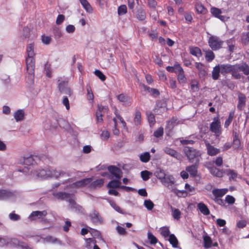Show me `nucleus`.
Here are the masks:
<instances>
[{
  "label": "nucleus",
  "mask_w": 249,
  "mask_h": 249,
  "mask_svg": "<svg viewBox=\"0 0 249 249\" xmlns=\"http://www.w3.org/2000/svg\"><path fill=\"white\" fill-rule=\"evenodd\" d=\"M24 112L22 110L19 109L14 113V118L17 122L23 120Z\"/></svg>",
  "instance_id": "e433bc0d"
},
{
  "label": "nucleus",
  "mask_w": 249,
  "mask_h": 249,
  "mask_svg": "<svg viewBox=\"0 0 249 249\" xmlns=\"http://www.w3.org/2000/svg\"><path fill=\"white\" fill-rule=\"evenodd\" d=\"M235 201V198H234L233 196H231L227 195L225 197V201L229 204H233V203H234Z\"/></svg>",
  "instance_id": "774afa93"
},
{
  "label": "nucleus",
  "mask_w": 249,
  "mask_h": 249,
  "mask_svg": "<svg viewBox=\"0 0 249 249\" xmlns=\"http://www.w3.org/2000/svg\"><path fill=\"white\" fill-rule=\"evenodd\" d=\"M155 175L162 182L163 179L165 178V174L163 170L161 169H158L155 172Z\"/></svg>",
  "instance_id": "a18cd8bd"
},
{
  "label": "nucleus",
  "mask_w": 249,
  "mask_h": 249,
  "mask_svg": "<svg viewBox=\"0 0 249 249\" xmlns=\"http://www.w3.org/2000/svg\"><path fill=\"white\" fill-rule=\"evenodd\" d=\"M240 71L239 64L232 65L231 74L235 79H239L241 78V75L239 73Z\"/></svg>",
  "instance_id": "6ab92c4d"
},
{
  "label": "nucleus",
  "mask_w": 249,
  "mask_h": 249,
  "mask_svg": "<svg viewBox=\"0 0 249 249\" xmlns=\"http://www.w3.org/2000/svg\"><path fill=\"white\" fill-rule=\"evenodd\" d=\"M140 159L142 162L146 163L148 162L150 160V153L148 152H146L143 154H142L140 156Z\"/></svg>",
  "instance_id": "79ce46f5"
},
{
  "label": "nucleus",
  "mask_w": 249,
  "mask_h": 249,
  "mask_svg": "<svg viewBox=\"0 0 249 249\" xmlns=\"http://www.w3.org/2000/svg\"><path fill=\"white\" fill-rule=\"evenodd\" d=\"M241 43L247 46L249 43V36L247 33H243L241 36Z\"/></svg>",
  "instance_id": "37998d69"
},
{
  "label": "nucleus",
  "mask_w": 249,
  "mask_h": 249,
  "mask_svg": "<svg viewBox=\"0 0 249 249\" xmlns=\"http://www.w3.org/2000/svg\"><path fill=\"white\" fill-rule=\"evenodd\" d=\"M26 64L27 71L28 73V78L33 80L34 78L35 59V58H26Z\"/></svg>",
  "instance_id": "39448f33"
},
{
  "label": "nucleus",
  "mask_w": 249,
  "mask_h": 249,
  "mask_svg": "<svg viewBox=\"0 0 249 249\" xmlns=\"http://www.w3.org/2000/svg\"><path fill=\"white\" fill-rule=\"evenodd\" d=\"M195 8L196 11L198 14L204 13L206 11V9L204 7L203 4L199 2H197L196 3Z\"/></svg>",
  "instance_id": "58836bf2"
},
{
  "label": "nucleus",
  "mask_w": 249,
  "mask_h": 249,
  "mask_svg": "<svg viewBox=\"0 0 249 249\" xmlns=\"http://www.w3.org/2000/svg\"><path fill=\"white\" fill-rule=\"evenodd\" d=\"M204 239V247L205 249H208L211 247L212 241L211 238L208 236H205Z\"/></svg>",
  "instance_id": "de8ad7c7"
},
{
  "label": "nucleus",
  "mask_w": 249,
  "mask_h": 249,
  "mask_svg": "<svg viewBox=\"0 0 249 249\" xmlns=\"http://www.w3.org/2000/svg\"><path fill=\"white\" fill-rule=\"evenodd\" d=\"M148 121L150 126L154 125L156 123L155 115L150 112L147 114Z\"/></svg>",
  "instance_id": "3c124183"
},
{
  "label": "nucleus",
  "mask_w": 249,
  "mask_h": 249,
  "mask_svg": "<svg viewBox=\"0 0 249 249\" xmlns=\"http://www.w3.org/2000/svg\"><path fill=\"white\" fill-rule=\"evenodd\" d=\"M199 163L194 162V164L186 167V171L190 174V176L195 178L197 176V169Z\"/></svg>",
  "instance_id": "ddd939ff"
},
{
  "label": "nucleus",
  "mask_w": 249,
  "mask_h": 249,
  "mask_svg": "<svg viewBox=\"0 0 249 249\" xmlns=\"http://www.w3.org/2000/svg\"><path fill=\"white\" fill-rule=\"evenodd\" d=\"M104 183V178L97 179L93 181H91L90 183L89 184V187L90 189H96L100 188L102 186Z\"/></svg>",
  "instance_id": "aec40b11"
},
{
  "label": "nucleus",
  "mask_w": 249,
  "mask_h": 249,
  "mask_svg": "<svg viewBox=\"0 0 249 249\" xmlns=\"http://www.w3.org/2000/svg\"><path fill=\"white\" fill-rule=\"evenodd\" d=\"M163 135V128L162 127H159L158 129L155 131L154 135L156 138H159L162 136Z\"/></svg>",
  "instance_id": "e2e57ef3"
},
{
  "label": "nucleus",
  "mask_w": 249,
  "mask_h": 249,
  "mask_svg": "<svg viewBox=\"0 0 249 249\" xmlns=\"http://www.w3.org/2000/svg\"><path fill=\"white\" fill-rule=\"evenodd\" d=\"M168 240L173 247L177 248L178 247V242L177 237L174 234H171L170 235Z\"/></svg>",
  "instance_id": "a19ab883"
},
{
  "label": "nucleus",
  "mask_w": 249,
  "mask_h": 249,
  "mask_svg": "<svg viewBox=\"0 0 249 249\" xmlns=\"http://www.w3.org/2000/svg\"><path fill=\"white\" fill-rule=\"evenodd\" d=\"M117 98L124 106H129L131 104L132 99L127 94L121 93L117 96Z\"/></svg>",
  "instance_id": "9b49d317"
},
{
  "label": "nucleus",
  "mask_w": 249,
  "mask_h": 249,
  "mask_svg": "<svg viewBox=\"0 0 249 249\" xmlns=\"http://www.w3.org/2000/svg\"><path fill=\"white\" fill-rule=\"evenodd\" d=\"M107 170L109 173L116 178L119 179L122 178L123 172L118 167L114 165H110L107 167Z\"/></svg>",
  "instance_id": "9d476101"
},
{
  "label": "nucleus",
  "mask_w": 249,
  "mask_h": 249,
  "mask_svg": "<svg viewBox=\"0 0 249 249\" xmlns=\"http://www.w3.org/2000/svg\"><path fill=\"white\" fill-rule=\"evenodd\" d=\"M175 178L172 175H169L165 177L162 182L167 184L168 185H172L175 183Z\"/></svg>",
  "instance_id": "c03bdc74"
},
{
  "label": "nucleus",
  "mask_w": 249,
  "mask_h": 249,
  "mask_svg": "<svg viewBox=\"0 0 249 249\" xmlns=\"http://www.w3.org/2000/svg\"><path fill=\"white\" fill-rule=\"evenodd\" d=\"M197 209L204 215H208L210 212L208 207L203 202L198 203L197 205Z\"/></svg>",
  "instance_id": "5701e85b"
},
{
  "label": "nucleus",
  "mask_w": 249,
  "mask_h": 249,
  "mask_svg": "<svg viewBox=\"0 0 249 249\" xmlns=\"http://www.w3.org/2000/svg\"><path fill=\"white\" fill-rule=\"evenodd\" d=\"M127 13V7L125 5H121L118 7V13L119 15H123Z\"/></svg>",
  "instance_id": "4d7b16f0"
},
{
  "label": "nucleus",
  "mask_w": 249,
  "mask_h": 249,
  "mask_svg": "<svg viewBox=\"0 0 249 249\" xmlns=\"http://www.w3.org/2000/svg\"><path fill=\"white\" fill-rule=\"evenodd\" d=\"M171 209L172 210V216L173 218L177 220H179L181 214L179 210L178 209L174 208L172 206H171Z\"/></svg>",
  "instance_id": "4c0bfd02"
},
{
  "label": "nucleus",
  "mask_w": 249,
  "mask_h": 249,
  "mask_svg": "<svg viewBox=\"0 0 249 249\" xmlns=\"http://www.w3.org/2000/svg\"><path fill=\"white\" fill-rule=\"evenodd\" d=\"M47 214V212L46 211H33L29 215V218L31 221L35 220L36 218L38 219L41 218L43 217H45Z\"/></svg>",
  "instance_id": "4468645a"
},
{
  "label": "nucleus",
  "mask_w": 249,
  "mask_h": 249,
  "mask_svg": "<svg viewBox=\"0 0 249 249\" xmlns=\"http://www.w3.org/2000/svg\"><path fill=\"white\" fill-rule=\"evenodd\" d=\"M83 7L88 13H92L93 9L87 0H79Z\"/></svg>",
  "instance_id": "2f4dec72"
},
{
  "label": "nucleus",
  "mask_w": 249,
  "mask_h": 249,
  "mask_svg": "<svg viewBox=\"0 0 249 249\" xmlns=\"http://www.w3.org/2000/svg\"><path fill=\"white\" fill-rule=\"evenodd\" d=\"M148 238L151 244H155L158 242L157 238L150 232H148Z\"/></svg>",
  "instance_id": "052dcab7"
},
{
  "label": "nucleus",
  "mask_w": 249,
  "mask_h": 249,
  "mask_svg": "<svg viewBox=\"0 0 249 249\" xmlns=\"http://www.w3.org/2000/svg\"><path fill=\"white\" fill-rule=\"evenodd\" d=\"M239 66L240 71H242L246 75L249 74V66L246 63H244L242 65L239 64Z\"/></svg>",
  "instance_id": "49530a36"
},
{
  "label": "nucleus",
  "mask_w": 249,
  "mask_h": 249,
  "mask_svg": "<svg viewBox=\"0 0 249 249\" xmlns=\"http://www.w3.org/2000/svg\"><path fill=\"white\" fill-rule=\"evenodd\" d=\"M189 50L192 55L198 58L202 56V53L200 49L197 47L190 46L189 48Z\"/></svg>",
  "instance_id": "4be33fe9"
},
{
  "label": "nucleus",
  "mask_w": 249,
  "mask_h": 249,
  "mask_svg": "<svg viewBox=\"0 0 249 249\" xmlns=\"http://www.w3.org/2000/svg\"><path fill=\"white\" fill-rule=\"evenodd\" d=\"M233 145L235 148H238L240 145V141L238 138V135L235 134L233 139Z\"/></svg>",
  "instance_id": "680f3d73"
},
{
  "label": "nucleus",
  "mask_w": 249,
  "mask_h": 249,
  "mask_svg": "<svg viewBox=\"0 0 249 249\" xmlns=\"http://www.w3.org/2000/svg\"><path fill=\"white\" fill-rule=\"evenodd\" d=\"M26 53L27 54L26 58H35V53L34 52V47L33 44H30L27 46Z\"/></svg>",
  "instance_id": "7c9ffc66"
},
{
  "label": "nucleus",
  "mask_w": 249,
  "mask_h": 249,
  "mask_svg": "<svg viewBox=\"0 0 249 249\" xmlns=\"http://www.w3.org/2000/svg\"><path fill=\"white\" fill-rule=\"evenodd\" d=\"M53 196L57 198L58 199L60 200H66L67 198L70 197V196H71V194L63 192H58L56 193H53Z\"/></svg>",
  "instance_id": "bb28decb"
},
{
  "label": "nucleus",
  "mask_w": 249,
  "mask_h": 249,
  "mask_svg": "<svg viewBox=\"0 0 249 249\" xmlns=\"http://www.w3.org/2000/svg\"><path fill=\"white\" fill-rule=\"evenodd\" d=\"M94 74L102 81H104L106 79V76L99 70H96L94 71Z\"/></svg>",
  "instance_id": "5fc2aeb1"
},
{
  "label": "nucleus",
  "mask_w": 249,
  "mask_h": 249,
  "mask_svg": "<svg viewBox=\"0 0 249 249\" xmlns=\"http://www.w3.org/2000/svg\"><path fill=\"white\" fill-rule=\"evenodd\" d=\"M209 170L211 174L216 177L221 178L223 177V172L222 170H220L214 166L210 167Z\"/></svg>",
  "instance_id": "b1692460"
},
{
  "label": "nucleus",
  "mask_w": 249,
  "mask_h": 249,
  "mask_svg": "<svg viewBox=\"0 0 249 249\" xmlns=\"http://www.w3.org/2000/svg\"><path fill=\"white\" fill-rule=\"evenodd\" d=\"M58 88L60 92L66 94L71 96L72 92L70 88L68 87V81L64 80L60 82L58 84Z\"/></svg>",
  "instance_id": "423d86ee"
},
{
  "label": "nucleus",
  "mask_w": 249,
  "mask_h": 249,
  "mask_svg": "<svg viewBox=\"0 0 249 249\" xmlns=\"http://www.w3.org/2000/svg\"><path fill=\"white\" fill-rule=\"evenodd\" d=\"M170 231L168 227H164L161 229L160 234L164 238H167L170 236Z\"/></svg>",
  "instance_id": "864d4df0"
},
{
  "label": "nucleus",
  "mask_w": 249,
  "mask_h": 249,
  "mask_svg": "<svg viewBox=\"0 0 249 249\" xmlns=\"http://www.w3.org/2000/svg\"><path fill=\"white\" fill-rule=\"evenodd\" d=\"M238 104L237 106V108L241 111L243 109L246 105V97L245 95L241 92L238 93Z\"/></svg>",
  "instance_id": "f8f14e48"
},
{
  "label": "nucleus",
  "mask_w": 249,
  "mask_h": 249,
  "mask_svg": "<svg viewBox=\"0 0 249 249\" xmlns=\"http://www.w3.org/2000/svg\"><path fill=\"white\" fill-rule=\"evenodd\" d=\"M234 111H231L229 114L228 118L226 120L224 123V127L228 128L232 122L234 116Z\"/></svg>",
  "instance_id": "f704fd0d"
},
{
  "label": "nucleus",
  "mask_w": 249,
  "mask_h": 249,
  "mask_svg": "<svg viewBox=\"0 0 249 249\" xmlns=\"http://www.w3.org/2000/svg\"><path fill=\"white\" fill-rule=\"evenodd\" d=\"M208 43L213 51H217L222 48L224 42L219 37L211 36L208 39Z\"/></svg>",
  "instance_id": "7ed1b4c3"
},
{
  "label": "nucleus",
  "mask_w": 249,
  "mask_h": 249,
  "mask_svg": "<svg viewBox=\"0 0 249 249\" xmlns=\"http://www.w3.org/2000/svg\"><path fill=\"white\" fill-rule=\"evenodd\" d=\"M37 177L45 178L48 177H55L59 178L60 177H68L70 175L63 171H58L56 170H51L50 169H41L37 172Z\"/></svg>",
  "instance_id": "f257e3e1"
},
{
  "label": "nucleus",
  "mask_w": 249,
  "mask_h": 249,
  "mask_svg": "<svg viewBox=\"0 0 249 249\" xmlns=\"http://www.w3.org/2000/svg\"><path fill=\"white\" fill-rule=\"evenodd\" d=\"M205 52V59L208 62L212 61L215 58V55L212 50L208 49L204 51Z\"/></svg>",
  "instance_id": "473e14b6"
},
{
  "label": "nucleus",
  "mask_w": 249,
  "mask_h": 249,
  "mask_svg": "<svg viewBox=\"0 0 249 249\" xmlns=\"http://www.w3.org/2000/svg\"><path fill=\"white\" fill-rule=\"evenodd\" d=\"M177 79L178 82L180 84H185L187 82V78H186L184 71L179 72L177 76Z\"/></svg>",
  "instance_id": "09e8293b"
},
{
  "label": "nucleus",
  "mask_w": 249,
  "mask_h": 249,
  "mask_svg": "<svg viewBox=\"0 0 249 249\" xmlns=\"http://www.w3.org/2000/svg\"><path fill=\"white\" fill-rule=\"evenodd\" d=\"M134 123L135 125H139L141 124V113L140 110L136 109L134 117Z\"/></svg>",
  "instance_id": "c9c22d12"
},
{
  "label": "nucleus",
  "mask_w": 249,
  "mask_h": 249,
  "mask_svg": "<svg viewBox=\"0 0 249 249\" xmlns=\"http://www.w3.org/2000/svg\"><path fill=\"white\" fill-rule=\"evenodd\" d=\"M136 17L139 21H144L146 18V14L144 9L140 7L138 8L136 12Z\"/></svg>",
  "instance_id": "412c9836"
},
{
  "label": "nucleus",
  "mask_w": 249,
  "mask_h": 249,
  "mask_svg": "<svg viewBox=\"0 0 249 249\" xmlns=\"http://www.w3.org/2000/svg\"><path fill=\"white\" fill-rule=\"evenodd\" d=\"M195 66L198 71L199 77H203L207 74V71L205 70V67L203 64L200 62H196Z\"/></svg>",
  "instance_id": "dca6fc26"
},
{
  "label": "nucleus",
  "mask_w": 249,
  "mask_h": 249,
  "mask_svg": "<svg viewBox=\"0 0 249 249\" xmlns=\"http://www.w3.org/2000/svg\"><path fill=\"white\" fill-rule=\"evenodd\" d=\"M225 173L229 176V179L230 181L235 180L238 176L237 172L233 170L227 169L225 171Z\"/></svg>",
  "instance_id": "c756f323"
},
{
  "label": "nucleus",
  "mask_w": 249,
  "mask_h": 249,
  "mask_svg": "<svg viewBox=\"0 0 249 249\" xmlns=\"http://www.w3.org/2000/svg\"><path fill=\"white\" fill-rule=\"evenodd\" d=\"M163 150L164 152L166 154L171 156V157L176 159L177 160H181V155L177 151H176L175 150L168 147H166Z\"/></svg>",
  "instance_id": "2eb2a0df"
},
{
  "label": "nucleus",
  "mask_w": 249,
  "mask_h": 249,
  "mask_svg": "<svg viewBox=\"0 0 249 249\" xmlns=\"http://www.w3.org/2000/svg\"><path fill=\"white\" fill-rule=\"evenodd\" d=\"M144 205L148 210H152L154 206L153 202L151 200H145Z\"/></svg>",
  "instance_id": "13d9d810"
},
{
  "label": "nucleus",
  "mask_w": 249,
  "mask_h": 249,
  "mask_svg": "<svg viewBox=\"0 0 249 249\" xmlns=\"http://www.w3.org/2000/svg\"><path fill=\"white\" fill-rule=\"evenodd\" d=\"M207 153L209 156H214L220 152V149L211 145L208 142H205Z\"/></svg>",
  "instance_id": "1a4fd4ad"
},
{
  "label": "nucleus",
  "mask_w": 249,
  "mask_h": 249,
  "mask_svg": "<svg viewBox=\"0 0 249 249\" xmlns=\"http://www.w3.org/2000/svg\"><path fill=\"white\" fill-rule=\"evenodd\" d=\"M92 180V178H86L77 181L71 184L70 187L72 188H79L84 187L89 184Z\"/></svg>",
  "instance_id": "0eeeda50"
},
{
  "label": "nucleus",
  "mask_w": 249,
  "mask_h": 249,
  "mask_svg": "<svg viewBox=\"0 0 249 249\" xmlns=\"http://www.w3.org/2000/svg\"><path fill=\"white\" fill-rule=\"evenodd\" d=\"M5 246H10L11 247H16L21 246L20 242L16 238H11L6 240Z\"/></svg>",
  "instance_id": "c85d7f7f"
},
{
  "label": "nucleus",
  "mask_w": 249,
  "mask_h": 249,
  "mask_svg": "<svg viewBox=\"0 0 249 249\" xmlns=\"http://www.w3.org/2000/svg\"><path fill=\"white\" fill-rule=\"evenodd\" d=\"M23 163L27 165H32L34 163V160L33 156L31 155L28 157H23Z\"/></svg>",
  "instance_id": "8fccbe9b"
},
{
  "label": "nucleus",
  "mask_w": 249,
  "mask_h": 249,
  "mask_svg": "<svg viewBox=\"0 0 249 249\" xmlns=\"http://www.w3.org/2000/svg\"><path fill=\"white\" fill-rule=\"evenodd\" d=\"M211 12L215 17L221 20L223 19V17L221 15L222 12L220 9L215 7H212L211 8Z\"/></svg>",
  "instance_id": "72a5a7b5"
},
{
  "label": "nucleus",
  "mask_w": 249,
  "mask_h": 249,
  "mask_svg": "<svg viewBox=\"0 0 249 249\" xmlns=\"http://www.w3.org/2000/svg\"><path fill=\"white\" fill-rule=\"evenodd\" d=\"M110 137V133L107 130H104L101 134V138L104 141H107Z\"/></svg>",
  "instance_id": "338daca9"
},
{
  "label": "nucleus",
  "mask_w": 249,
  "mask_h": 249,
  "mask_svg": "<svg viewBox=\"0 0 249 249\" xmlns=\"http://www.w3.org/2000/svg\"><path fill=\"white\" fill-rule=\"evenodd\" d=\"M91 222L94 224H101L103 223V218L99 213L96 210H93L89 215Z\"/></svg>",
  "instance_id": "6e6552de"
},
{
  "label": "nucleus",
  "mask_w": 249,
  "mask_h": 249,
  "mask_svg": "<svg viewBox=\"0 0 249 249\" xmlns=\"http://www.w3.org/2000/svg\"><path fill=\"white\" fill-rule=\"evenodd\" d=\"M13 196V193L6 190H0V200L8 199Z\"/></svg>",
  "instance_id": "cd10ccee"
},
{
  "label": "nucleus",
  "mask_w": 249,
  "mask_h": 249,
  "mask_svg": "<svg viewBox=\"0 0 249 249\" xmlns=\"http://www.w3.org/2000/svg\"><path fill=\"white\" fill-rule=\"evenodd\" d=\"M97 121L99 123L103 122V114L101 113V108L98 107V109L96 113Z\"/></svg>",
  "instance_id": "bf43d9fd"
},
{
  "label": "nucleus",
  "mask_w": 249,
  "mask_h": 249,
  "mask_svg": "<svg viewBox=\"0 0 249 249\" xmlns=\"http://www.w3.org/2000/svg\"><path fill=\"white\" fill-rule=\"evenodd\" d=\"M89 229V232L91 234L92 236L98 237L100 236V232L99 231H97V230L92 229L90 227L88 228Z\"/></svg>",
  "instance_id": "69168bd1"
},
{
  "label": "nucleus",
  "mask_w": 249,
  "mask_h": 249,
  "mask_svg": "<svg viewBox=\"0 0 249 249\" xmlns=\"http://www.w3.org/2000/svg\"><path fill=\"white\" fill-rule=\"evenodd\" d=\"M120 184L119 180H112L109 182L107 186L109 188H120Z\"/></svg>",
  "instance_id": "ea45409f"
},
{
  "label": "nucleus",
  "mask_w": 249,
  "mask_h": 249,
  "mask_svg": "<svg viewBox=\"0 0 249 249\" xmlns=\"http://www.w3.org/2000/svg\"><path fill=\"white\" fill-rule=\"evenodd\" d=\"M210 131L214 133L216 136H219L222 133L221 122L219 116L213 118V121L210 125Z\"/></svg>",
  "instance_id": "20e7f679"
},
{
  "label": "nucleus",
  "mask_w": 249,
  "mask_h": 249,
  "mask_svg": "<svg viewBox=\"0 0 249 249\" xmlns=\"http://www.w3.org/2000/svg\"><path fill=\"white\" fill-rule=\"evenodd\" d=\"M232 65L229 64H219L221 69V74L224 76L231 73L232 68Z\"/></svg>",
  "instance_id": "a211bd4d"
},
{
  "label": "nucleus",
  "mask_w": 249,
  "mask_h": 249,
  "mask_svg": "<svg viewBox=\"0 0 249 249\" xmlns=\"http://www.w3.org/2000/svg\"><path fill=\"white\" fill-rule=\"evenodd\" d=\"M183 152L189 162L199 163L201 156L200 151L192 147L185 146L183 148Z\"/></svg>",
  "instance_id": "f03ea898"
},
{
  "label": "nucleus",
  "mask_w": 249,
  "mask_h": 249,
  "mask_svg": "<svg viewBox=\"0 0 249 249\" xmlns=\"http://www.w3.org/2000/svg\"><path fill=\"white\" fill-rule=\"evenodd\" d=\"M180 123V121H179L176 117H172L170 120L167 122L166 129L172 130L175 126H177Z\"/></svg>",
  "instance_id": "f3484780"
},
{
  "label": "nucleus",
  "mask_w": 249,
  "mask_h": 249,
  "mask_svg": "<svg viewBox=\"0 0 249 249\" xmlns=\"http://www.w3.org/2000/svg\"><path fill=\"white\" fill-rule=\"evenodd\" d=\"M111 206L117 212L120 213H124L123 210L121 208L117 205V204L114 201H109V202Z\"/></svg>",
  "instance_id": "603ef678"
},
{
  "label": "nucleus",
  "mask_w": 249,
  "mask_h": 249,
  "mask_svg": "<svg viewBox=\"0 0 249 249\" xmlns=\"http://www.w3.org/2000/svg\"><path fill=\"white\" fill-rule=\"evenodd\" d=\"M228 192L227 189H214L212 191V194L214 196L221 197L224 196Z\"/></svg>",
  "instance_id": "a878e982"
},
{
  "label": "nucleus",
  "mask_w": 249,
  "mask_h": 249,
  "mask_svg": "<svg viewBox=\"0 0 249 249\" xmlns=\"http://www.w3.org/2000/svg\"><path fill=\"white\" fill-rule=\"evenodd\" d=\"M141 175L142 179L146 181L149 179L150 175H151V173L147 170H144L141 172Z\"/></svg>",
  "instance_id": "6e6d98bb"
},
{
  "label": "nucleus",
  "mask_w": 249,
  "mask_h": 249,
  "mask_svg": "<svg viewBox=\"0 0 249 249\" xmlns=\"http://www.w3.org/2000/svg\"><path fill=\"white\" fill-rule=\"evenodd\" d=\"M220 73H221V69L218 64L213 68L212 72V79L214 80H218L220 77Z\"/></svg>",
  "instance_id": "393cba45"
},
{
  "label": "nucleus",
  "mask_w": 249,
  "mask_h": 249,
  "mask_svg": "<svg viewBox=\"0 0 249 249\" xmlns=\"http://www.w3.org/2000/svg\"><path fill=\"white\" fill-rule=\"evenodd\" d=\"M9 218L12 221H18L20 219V216L16 213L15 212L13 211L9 215Z\"/></svg>",
  "instance_id": "0e129e2a"
}]
</instances>
